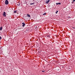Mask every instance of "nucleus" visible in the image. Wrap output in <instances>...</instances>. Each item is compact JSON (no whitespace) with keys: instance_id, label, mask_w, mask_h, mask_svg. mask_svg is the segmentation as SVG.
Instances as JSON below:
<instances>
[{"instance_id":"nucleus-1","label":"nucleus","mask_w":75,"mask_h":75,"mask_svg":"<svg viewBox=\"0 0 75 75\" xmlns=\"http://www.w3.org/2000/svg\"><path fill=\"white\" fill-rule=\"evenodd\" d=\"M3 16L4 17H6V13L5 11L4 12Z\"/></svg>"},{"instance_id":"nucleus-2","label":"nucleus","mask_w":75,"mask_h":75,"mask_svg":"<svg viewBox=\"0 0 75 75\" xmlns=\"http://www.w3.org/2000/svg\"><path fill=\"white\" fill-rule=\"evenodd\" d=\"M5 4L7 5L8 4V1L7 0H6L5 1Z\"/></svg>"},{"instance_id":"nucleus-3","label":"nucleus","mask_w":75,"mask_h":75,"mask_svg":"<svg viewBox=\"0 0 75 75\" xmlns=\"http://www.w3.org/2000/svg\"><path fill=\"white\" fill-rule=\"evenodd\" d=\"M50 0H49L48 1V0H47L46 1L45 3L46 4H48L49 3H50Z\"/></svg>"},{"instance_id":"nucleus-4","label":"nucleus","mask_w":75,"mask_h":75,"mask_svg":"<svg viewBox=\"0 0 75 75\" xmlns=\"http://www.w3.org/2000/svg\"><path fill=\"white\" fill-rule=\"evenodd\" d=\"M22 27H24L25 25V24L24 23H22Z\"/></svg>"},{"instance_id":"nucleus-5","label":"nucleus","mask_w":75,"mask_h":75,"mask_svg":"<svg viewBox=\"0 0 75 75\" xmlns=\"http://www.w3.org/2000/svg\"><path fill=\"white\" fill-rule=\"evenodd\" d=\"M56 5H58V4H59L60 5L61 4V2H59V3H56Z\"/></svg>"},{"instance_id":"nucleus-6","label":"nucleus","mask_w":75,"mask_h":75,"mask_svg":"<svg viewBox=\"0 0 75 75\" xmlns=\"http://www.w3.org/2000/svg\"><path fill=\"white\" fill-rule=\"evenodd\" d=\"M2 30H3V27H0V30L1 31Z\"/></svg>"},{"instance_id":"nucleus-7","label":"nucleus","mask_w":75,"mask_h":75,"mask_svg":"<svg viewBox=\"0 0 75 75\" xmlns=\"http://www.w3.org/2000/svg\"><path fill=\"white\" fill-rule=\"evenodd\" d=\"M35 4V2H34L33 3H30V5H32L33 4Z\"/></svg>"},{"instance_id":"nucleus-8","label":"nucleus","mask_w":75,"mask_h":75,"mask_svg":"<svg viewBox=\"0 0 75 75\" xmlns=\"http://www.w3.org/2000/svg\"><path fill=\"white\" fill-rule=\"evenodd\" d=\"M27 16H28V17H30V15H29V14H27Z\"/></svg>"},{"instance_id":"nucleus-9","label":"nucleus","mask_w":75,"mask_h":75,"mask_svg":"<svg viewBox=\"0 0 75 75\" xmlns=\"http://www.w3.org/2000/svg\"><path fill=\"white\" fill-rule=\"evenodd\" d=\"M47 37H48V38L50 37V35H47Z\"/></svg>"},{"instance_id":"nucleus-10","label":"nucleus","mask_w":75,"mask_h":75,"mask_svg":"<svg viewBox=\"0 0 75 75\" xmlns=\"http://www.w3.org/2000/svg\"><path fill=\"white\" fill-rule=\"evenodd\" d=\"M17 11H14V12H13V13H17Z\"/></svg>"},{"instance_id":"nucleus-11","label":"nucleus","mask_w":75,"mask_h":75,"mask_svg":"<svg viewBox=\"0 0 75 75\" xmlns=\"http://www.w3.org/2000/svg\"><path fill=\"white\" fill-rule=\"evenodd\" d=\"M46 14H47V13H43V15H44V16H45V15H46Z\"/></svg>"},{"instance_id":"nucleus-12","label":"nucleus","mask_w":75,"mask_h":75,"mask_svg":"<svg viewBox=\"0 0 75 75\" xmlns=\"http://www.w3.org/2000/svg\"><path fill=\"white\" fill-rule=\"evenodd\" d=\"M17 6H20V3H18L17 4Z\"/></svg>"},{"instance_id":"nucleus-13","label":"nucleus","mask_w":75,"mask_h":75,"mask_svg":"<svg viewBox=\"0 0 75 75\" xmlns=\"http://www.w3.org/2000/svg\"><path fill=\"white\" fill-rule=\"evenodd\" d=\"M58 11H56V12H55L56 14H57V13H58Z\"/></svg>"},{"instance_id":"nucleus-14","label":"nucleus","mask_w":75,"mask_h":75,"mask_svg":"<svg viewBox=\"0 0 75 75\" xmlns=\"http://www.w3.org/2000/svg\"><path fill=\"white\" fill-rule=\"evenodd\" d=\"M45 72V71H43V70L42 71V72Z\"/></svg>"},{"instance_id":"nucleus-15","label":"nucleus","mask_w":75,"mask_h":75,"mask_svg":"<svg viewBox=\"0 0 75 75\" xmlns=\"http://www.w3.org/2000/svg\"><path fill=\"white\" fill-rule=\"evenodd\" d=\"M74 1H72V2H71V3H72V4H74Z\"/></svg>"},{"instance_id":"nucleus-16","label":"nucleus","mask_w":75,"mask_h":75,"mask_svg":"<svg viewBox=\"0 0 75 75\" xmlns=\"http://www.w3.org/2000/svg\"><path fill=\"white\" fill-rule=\"evenodd\" d=\"M57 70H59V67H58V68H57Z\"/></svg>"},{"instance_id":"nucleus-17","label":"nucleus","mask_w":75,"mask_h":75,"mask_svg":"<svg viewBox=\"0 0 75 75\" xmlns=\"http://www.w3.org/2000/svg\"><path fill=\"white\" fill-rule=\"evenodd\" d=\"M72 28H73L74 29H75V28L74 27H73Z\"/></svg>"},{"instance_id":"nucleus-18","label":"nucleus","mask_w":75,"mask_h":75,"mask_svg":"<svg viewBox=\"0 0 75 75\" xmlns=\"http://www.w3.org/2000/svg\"><path fill=\"white\" fill-rule=\"evenodd\" d=\"M28 30H28V29H27V30H26V31H28Z\"/></svg>"},{"instance_id":"nucleus-19","label":"nucleus","mask_w":75,"mask_h":75,"mask_svg":"<svg viewBox=\"0 0 75 75\" xmlns=\"http://www.w3.org/2000/svg\"><path fill=\"white\" fill-rule=\"evenodd\" d=\"M1 39V36H0V40Z\"/></svg>"},{"instance_id":"nucleus-20","label":"nucleus","mask_w":75,"mask_h":75,"mask_svg":"<svg viewBox=\"0 0 75 75\" xmlns=\"http://www.w3.org/2000/svg\"><path fill=\"white\" fill-rule=\"evenodd\" d=\"M75 1V0H73L74 2V1Z\"/></svg>"},{"instance_id":"nucleus-21","label":"nucleus","mask_w":75,"mask_h":75,"mask_svg":"<svg viewBox=\"0 0 75 75\" xmlns=\"http://www.w3.org/2000/svg\"><path fill=\"white\" fill-rule=\"evenodd\" d=\"M69 18H70V17H69Z\"/></svg>"},{"instance_id":"nucleus-22","label":"nucleus","mask_w":75,"mask_h":75,"mask_svg":"<svg viewBox=\"0 0 75 75\" xmlns=\"http://www.w3.org/2000/svg\"><path fill=\"white\" fill-rule=\"evenodd\" d=\"M36 27L37 28V26H36Z\"/></svg>"}]
</instances>
